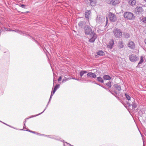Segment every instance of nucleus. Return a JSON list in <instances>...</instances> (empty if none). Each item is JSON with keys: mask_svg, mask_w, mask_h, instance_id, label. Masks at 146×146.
Returning <instances> with one entry per match:
<instances>
[{"mask_svg": "<svg viewBox=\"0 0 146 146\" xmlns=\"http://www.w3.org/2000/svg\"><path fill=\"white\" fill-rule=\"evenodd\" d=\"M123 16L127 20H134L135 18V16L134 14L128 11L125 12L123 14Z\"/></svg>", "mask_w": 146, "mask_h": 146, "instance_id": "nucleus-1", "label": "nucleus"}, {"mask_svg": "<svg viewBox=\"0 0 146 146\" xmlns=\"http://www.w3.org/2000/svg\"><path fill=\"white\" fill-rule=\"evenodd\" d=\"M84 31L85 34L87 35H91L94 33V31H93L91 28L89 26H86L84 29Z\"/></svg>", "mask_w": 146, "mask_h": 146, "instance_id": "nucleus-2", "label": "nucleus"}, {"mask_svg": "<svg viewBox=\"0 0 146 146\" xmlns=\"http://www.w3.org/2000/svg\"><path fill=\"white\" fill-rule=\"evenodd\" d=\"M113 33L115 36L116 38H120L122 35L121 31L118 29H115L113 30Z\"/></svg>", "mask_w": 146, "mask_h": 146, "instance_id": "nucleus-3", "label": "nucleus"}, {"mask_svg": "<svg viewBox=\"0 0 146 146\" xmlns=\"http://www.w3.org/2000/svg\"><path fill=\"white\" fill-rule=\"evenodd\" d=\"M108 17L110 21L112 22H114L116 20V16L114 14L110 12L108 14Z\"/></svg>", "mask_w": 146, "mask_h": 146, "instance_id": "nucleus-4", "label": "nucleus"}, {"mask_svg": "<svg viewBox=\"0 0 146 146\" xmlns=\"http://www.w3.org/2000/svg\"><path fill=\"white\" fill-rule=\"evenodd\" d=\"M143 11L142 7L137 6L135 8L134 13L137 14H139L142 13Z\"/></svg>", "mask_w": 146, "mask_h": 146, "instance_id": "nucleus-5", "label": "nucleus"}, {"mask_svg": "<svg viewBox=\"0 0 146 146\" xmlns=\"http://www.w3.org/2000/svg\"><path fill=\"white\" fill-rule=\"evenodd\" d=\"M106 2L108 4L115 5L120 3L119 0H106Z\"/></svg>", "mask_w": 146, "mask_h": 146, "instance_id": "nucleus-6", "label": "nucleus"}, {"mask_svg": "<svg viewBox=\"0 0 146 146\" xmlns=\"http://www.w3.org/2000/svg\"><path fill=\"white\" fill-rule=\"evenodd\" d=\"M129 59L131 62H133L137 61L139 60L138 57L135 54H132L129 56Z\"/></svg>", "mask_w": 146, "mask_h": 146, "instance_id": "nucleus-7", "label": "nucleus"}, {"mask_svg": "<svg viewBox=\"0 0 146 146\" xmlns=\"http://www.w3.org/2000/svg\"><path fill=\"white\" fill-rule=\"evenodd\" d=\"M90 36H92L89 39V41L90 42H93L97 38V35L95 33H94Z\"/></svg>", "mask_w": 146, "mask_h": 146, "instance_id": "nucleus-8", "label": "nucleus"}, {"mask_svg": "<svg viewBox=\"0 0 146 146\" xmlns=\"http://www.w3.org/2000/svg\"><path fill=\"white\" fill-rule=\"evenodd\" d=\"M128 46L130 48L133 49L135 47V45L134 42L132 41H129Z\"/></svg>", "mask_w": 146, "mask_h": 146, "instance_id": "nucleus-9", "label": "nucleus"}, {"mask_svg": "<svg viewBox=\"0 0 146 146\" xmlns=\"http://www.w3.org/2000/svg\"><path fill=\"white\" fill-rule=\"evenodd\" d=\"M91 11L90 10H87L86 11L85 17L86 19L87 20L89 19V18L91 16Z\"/></svg>", "mask_w": 146, "mask_h": 146, "instance_id": "nucleus-10", "label": "nucleus"}, {"mask_svg": "<svg viewBox=\"0 0 146 146\" xmlns=\"http://www.w3.org/2000/svg\"><path fill=\"white\" fill-rule=\"evenodd\" d=\"M114 41L113 39H111L109 42V43L108 45V47L110 48V49L112 48L114 44Z\"/></svg>", "mask_w": 146, "mask_h": 146, "instance_id": "nucleus-11", "label": "nucleus"}, {"mask_svg": "<svg viewBox=\"0 0 146 146\" xmlns=\"http://www.w3.org/2000/svg\"><path fill=\"white\" fill-rule=\"evenodd\" d=\"M87 76L89 77L95 78L96 77V74L91 72H90L87 74Z\"/></svg>", "mask_w": 146, "mask_h": 146, "instance_id": "nucleus-12", "label": "nucleus"}, {"mask_svg": "<svg viewBox=\"0 0 146 146\" xmlns=\"http://www.w3.org/2000/svg\"><path fill=\"white\" fill-rule=\"evenodd\" d=\"M128 3L130 5L133 6L135 5L136 1L135 0H129Z\"/></svg>", "mask_w": 146, "mask_h": 146, "instance_id": "nucleus-13", "label": "nucleus"}, {"mask_svg": "<svg viewBox=\"0 0 146 146\" xmlns=\"http://www.w3.org/2000/svg\"><path fill=\"white\" fill-rule=\"evenodd\" d=\"M60 86V85L58 84H57L56 85V86L54 88L53 91L51 93V96H53V94H54L55 92L56 91V90L58 89V88Z\"/></svg>", "mask_w": 146, "mask_h": 146, "instance_id": "nucleus-14", "label": "nucleus"}, {"mask_svg": "<svg viewBox=\"0 0 146 146\" xmlns=\"http://www.w3.org/2000/svg\"><path fill=\"white\" fill-rule=\"evenodd\" d=\"M88 3L90 4L92 6H94L95 5L96 2L95 0H87Z\"/></svg>", "mask_w": 146, "mask_h": 146, "instance_id": "nucleus-15", "label": "nucleus"}, {"mask_svg": "<svg viewBox=\"0 0 146 146\" xmlns=\"http://www.w3.org/2000/svg\"><path fill=\"white\" fill-rule=\"evenodd\" d=\"M103 78L105 80H110L111 79V77L108 75H105L103 77Z\"/></svg>", "mask_w": 146, "mask_h": 146, "instance_id": "nucleus-16", "label": "nucleus"}, {"mask_svg": "<svg viewBox=\"0 0 146 146\" xmlns=\"http://www.w3.org/2000/svg\"><path fill=\"white\" fill-rule=\"evenodd\" d=\"M98 55L100 56L104 55L105 54V53L102 50H99L97 53Z\"/></svg>", "mask_w": 146, "mask_h": 146, "instance_id": "nucleus-17", "label": "nucleus"}, {"mask_svg": "<svg viewBox=\"0 0 146 146\" xmlns=\"http://www.w3.org/2000/svg\"><path fill=\"white\" fill-rule=\"evenodd\" d=\"M144 57L143 56H142L140 57V60L139 62L138 63V64H142L144 62Z\"/></svg>", "mask_w": 146, "mask_h": 146, "instance_id": "nucleus-18", "label": "nucleus"}, {"mask_svg": "<svg viewBox=\"0 0 146 146\" xmlns=\"http://www.w3.org/2000/svg\"><path fill=\"white\" fill-rule=\"evenodd\" d=\"M87 72L86 71H81L80 73V76L81 77H82L84 74H86Z\"/></svg>", "mask_w": 146, "mask_h": 146, "instance_id": "nucleus-19", "label": "nucleus"}, {"mask_svg": "<svg viewBox=\"0 0 146 146\" xmlns=\"http://www.w3.org/2000/svg\"><path fill=\"white\" fill-rule=\"evenodd\" d=\"M118 46L120 48H122L123 47L124 45H123V43L122 41H121L119 43Z\"/></svg>", "mask_w": 146, "mask_h": 146, "instance_id": "nucleus-20", "label": "nucleus"}, {"mask_svg": "<svg viewBox=\"0 0 146 146\" xmlns=\"http://www.w3.org/2000/svg\"><path fill=\"white\" fill-rule=\"evenodd\" d=\"M97 80L99 82L103 83L104 82V81L103 79L101 77H99L97 78Z\"/></svg>", "mask_w": 146, "mask_h": 146, "instance_id": "nucleus-21", "label": "nucleus"}, {"mask_svg": "<svg viewBox=\"0 0 146 146\" xmlns=\"http://www.w3.org/2000/svg\"><path fill=\"white\" fill-rule=\"evenodd\" d=\"M140 21H142L143 23H146V18L144 17L141 18Z\"/></svg>", "mask_w": 146, "mask_h": 146, "instance_id": "nucleus-22", "label": "nucleus"}, {"mask_svg": "<svg viewBox=\"0 0 146 146\" xmlns=\"http://www.w3.org/2000/svg\"><path fill=\"white\" fill-rule=\"evenodd\" d=\"M115 87L118 90H121V87L117 84H115L114 85Z\"/></svg>", "mask_w": 146, "mask_h": 146, "instance_id": "nucleus-23", "label": "nucleus"}, {"mask_svg": "<svg viewBox=\"0 0 146 146\" xmlns=\"http://www.w3.org/2000/svg\"><path fill=\"white\" fill-rule=\"evenodd\" d=\"M125 96H126V98L128 100H130L131 97L129 95H128L127 94H125Z\"/></svg>", "mask_w": 146, "mask_h": 146, "instance_id": "nucleus-24", "label": "nucleus"}, {"mask_svg": "<svg viewBox=\"0 0 146 146\" xmlns=\"http://www.w3.org/2000/svg\"><path fill=\"white\" fill-rule=\"evenodd\" d=\"M106 85L109 87L110 88L111 86V82H108V83L106 84Z\"/></svg>", "mask_w": 146, "mask_h": 146, "instance_id": "nucleus-25", "label": "nucleus"}, {"mask_svg": "<svg viewBox=\"0 0 146 146\" xmlns=\"http://www.w3.org/2000/svg\"><path fill=\"white\" fill-rule=\"evenodd\" d=\"M20 7H21L22 8H23L25 9V5L23 4H21L19 6Z\"/></svg>", "mask_w": 146, "mask_h": 146, "instance_id": "nucleus-26", "label": "nucleus"}, {"mask_svg": "<svg viewBox=\"0 0 146 146\" xmlns=\"http://www.w3.org/2000/svg\"><path fill=\"white\" fill-rule=\"evenodd\" d=\"M62 77L61 76H60L58 78V81H59L61 80L62 79Z\"/></svg>", "mask_w": 146, "mask_h": 146, "instance_id": "nucleus-27", "label": "nucleus"}, {"mask_svg": "<svg viewBox=\"0 0 146 146\" xmlns=\"http://www.w3.org/2000/svg\"><path fill=\"white\" fill-rule=\"evenodd\" d=\"M108 22V19L107 17H106V24Z\"/></svg>", "mask_w": 146, "mask_h": 146, "instance_id": "nucleus-28", "label": "nucleus"}, {"mask_svg": "<svg viewBox=\"0 0 146 146\" xmlns=\"http://www.w3.org/2000/svg\"><path fill=\"white\" fill-rule=\"evenodd\" d=\"M145 44H146V38L145 40Z\"/></svg>", "mask_w": 146, "mask_h": 146, "instance_id": "nucleus-29", "label": "nucleus"}, {"mask_svg": "<svg viewBox=\"0 0 146 146\" xmlns=\"http://www.w3.org/2000/svg\"><path fill=\"white\" fill-rule=\"evenodd\" d=\"M31 132L33 133H34V132H33V131H31Z\"/></svg>", "mask_w": 146, "mask_h": 146, "instance_id": "nucleus-30", "label": "nucleus"}, {"mask_svg": "<svg viewBox=\"0 0 146 146\" xmlns=\"http://www.w3.org/2000/svg\"><path fill=\"white\" fill-rule=\"evenodd\" d=\"M145 1H146V0H144Z\"/></svg>", "mask_w": 146, "mask_h": 146, "instance_id": "nucleus-31", "label": "nucleus"}]
</instances>
